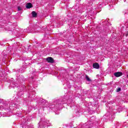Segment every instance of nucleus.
I'll return each instance as SVG.
<instances>
[{
    "label": "nucleus",
    "instance_id": "f257e3e1",
    "mask_svg": "<svg viewBox=\"0 0 128 128\" xmlns=\"http://www.w3.org/2000/svg\"><path fill=\"white\" fill-rule=\"evenodd\" d=\"M46 62H50L51 64H53L54 62V58L52 57H48L46 58Z\"/></svg>",
    "mask_w": 128,
    "mask_h": 128
},
{
    "label": "nucleus",
    "instance_id": "f03ea898",
    "mask_svg": "<svg viewBox=\"0 0 128 128\" xmlns=\"http://www.w3.org/2000/svg\"><path fill=\"white\" fill-rule=\"evenodd\" d=\"M114 76L116 78H120V76H122V72H116L114 73Z\"/></svg>",
    "mask_w": 128,
    "mask_h": 128
},
{
    "label": "nucleus",
    "instance_id": "7ed1b4c3",
    "mask_svg": "<svg viewBox=\"0 0 128 128\" xmlns=\"http://www.w3.org/2000/svg\"><path fill=\"white\" fill-rule=\"evenodd\" d=\"M93 68H96L97 70H98V68H100V64H98V63H94L93 64Z\"/></svg>",
    "mask_w": 128,
    "mask_h": 128
},
{
    "label": "nucleus",
    "instance_id": "20e7f679",
    "mask_svg": "<svg viewBox=\"0 0 128 128\" xmlns=\"http://www.w3.org/2000/svg\"><path fill=\"white\" fill-rule=\"evenodd\" d=\"M32 8V3L29 2L26 4V8Z\"/></svg>",
    "mask_w": 128,
    "mask_h": 128
},
{
    "label": "nucleus",
    "instance_id": "39448f33",
    "mask_svg": "<svg viewBox=\"0 0 128 128\" xmlns=\"http://www.w3.org/2000/svg\"><path fill=\"white\" fill-rule=\"evenodd\" d=\"M32 14L33 18H36L38 16V14L34 11L32 12Z\"/></svg>",
    "mask_w": 128,
    "mask_h": 128
},
{
    "label": "nucleus",
    "instance_id": "423d86ee",
    "mask_svg": "<svg viewBox=\"0 0 128 128\" xmlns=\"http://www.w3.org/2000/svg\"><path fill=\"white\" fill-rule=\"evenodd\" d=\"M86 78L88 82H90V78L88 75H86Z\"/></svg>",
    "mask_w": 128,
    "mask_h": 128
},
{
    "label": "nucleus",
    "instance_id": "0eeeda50",
    "mask_svg": "<svg viewBox=\"0 0 128 128\" xmlns=\"http://www.w3.org/2000/svg\"><path fill=\"white\" fill-rule=\"evenodd\" d=\"M120 90H121L120 88H117V90H116V92H120Z\"/></svg>",
    "mask_w": 128,
    "mask_h": 128
},
{
    "label": "nucleus",
    "instance_id": "6e6552de",
    "mask_svg": "<svg viewBox=\"0 0 128 128\" xmlns=\"http://www.w3.org/2000/svg\"><path fill=\"white\" fill-rule=\"evenodd\" d=\"M18 10H22V8L20 6L18 7Z\"/></svg>",
    "mask_w": 128,
    "mask_h": 128
}]
</instances>
